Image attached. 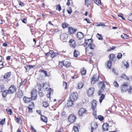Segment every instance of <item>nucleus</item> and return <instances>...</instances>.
<instances>
[{
    "instance_id": "nucleus-37",
    "label": "nucleus",
    "mask_w": 132,
    "mask_h": 132,
    "mask_svg": "<svg viewBox=\"0 0 132 132\" xmlns=\"http://www.w3.org/2000/svg\"><path fill=\"white\" fill-rule=\"evenodd\" d=\"M36 89L38 90V91H40L42 89V85L40 84H37L35 87Z\"/></svg>"
},
{
    "instance_id": "nucleus-24",
    "label": "nucleus",
    "mask_w": 132,
    "mask_h": 132,
    "mask_svg": "<svg viewBox=\"0 0 132 132\" xmlns=\"http://www.w3.org/2000/svg\"><path fill=\"white\" fill-rule=\"evenodd\" d=\"M74 102L73 101L69 98L66 104L67 106L68 107L72 106L73 105Z\"/></svg>"
},
{
    "instance_id": "nucleus-20",
    "label": "nucleus",
    "mask_w": 132,
    "mask_h": 132,
    "mask_svg": "<svg viewBox=\"0 0 132 132\" xmlns=\"http://www.w3.org/2000/svg\"><path fill=\"white\" fill-rule=\"evenodd\" d=\"M84 36V34L81 32H78L77 34V37L78 39H82Z\"/></svg>"
},
{
    "instance_id": "nucleus-5",
    "label": "nucleus",
    "mask_w": 132,
    "mask_h": 132,
    "mask_svg": "<svg viewBox=\"0 0 132 132\" xmlns=\"http://www.w3.org/2000/svg\"><path fill=\"white\" fill-rule=\"evenodd\" d=\"M99 79V76L98 75L95 74L93 75L91 79V83L92 84H94L98 81Z\"/></svg>"
},
{
    "instance_id": "nucleus-50",
    "label": "nucleus",
    "mask_w": 132,
    "mask_h": 132,
    "mask_svg": "<svg viewBox=\"0 0 132 132\" xmlns=\"http://www.w3.org/2000/svg\"><path fill=\"white\" fill-rule=\"evenodd\" d=\"M56 10L60 11L62 10L60 4H59L56 6Z\"/></svg>"
},
{
    "instance_id": "nucleus-46",
    "label": "nucleus",
    "mask_w": 132,
    "mask_h": 132,
    "mask_svg": "<svg viewBox=\"0 0 132 132\" xmlns=\"http://www.w3.org/2000/svg\"><path fill=\"white\" fill-rule=\"evenodd\" d=\"M96 26L97 27H100V26H102L103 27H106V26L103 23H101V22L99 23H97L96 24Z\"/></svg>"
},
{
    "instance_id": "nucleus-55",
    "label": "nucleus",
    "mask_w": 132,
    "mask_h": 132,
    "mask_svg": "<svg viewBox=\"0 0 132 132\" xmlns=\"http://www.w3.org/2000/svg\"><path fill=\"white\" fill-rule=\"evenodd\" d=\"M28 111L29 113H31L33 112L32 110L34 108L30 107H27Z\"/></svg>"
},
{
    "instance_id": "nucleus-10",
    "label": "nucleus",
    "mask_w": 132,
    "mask_h": 132,
    "mask_svg": "<svg viewBox=\"0 0 132 132\" xmlns=\"http://www.w3.org/2000/svg\"><path fill=\"white\" fill-rule=\"evenodd\" d=\"M69 44L70 46L73 48H75L76 46L75 40L73 39H71L69 42Z\"/></svg>"
},
{
    "instance_id": "nucleus-35",
    "label": "nucleus",
    "mask_w": 132,
    "mask_h": 132,
    "mask_svg": "<svg viewBox=\"0 0 132 132\" xmlns=\"http://www.w3.org/2000/svg\"><path fill=\"white\" fill-rule=\"evenodd\" d=\"M39 72L40 73H43L44 75V77H48V76L47 74V71L43 70H40L39 71Z\"/></svg>"
},
{
    "instance_id": "nucleus-44",
    "label": "nucleus",
    "mask_w": 132,
    "mask_h": 132,
    "mask_svg": "<svg viewBox=\"0 0 132 132\" xmlns=\"http://www.w3.org/2000/svg\"><path fill=\"white\" fill-rule=\"evenodd\" d=\"M58 67L60 68H62L64 66V62L63 61H59L58 64Z\"/></svg>"
},
{
    "instance_id": "nucleus-51",
    "label": "nucleus",
    "mask_w": 132,
    "mask_h": 132,
    "mask_svg": "<svg viewBox=\"0 0 132 132\" xmlns=\"http://www.w3.org/2000/svg\"><path fill=\"white\" fill-rule=\"evenodd\" d=\"M43 106L45 107H47L49 106V104L47 102L45 101L43 103Z\"/></svg>"
},
{
    "instance_id": "nucleus-54",
    "label": "nucleus",
    "mask_w": 132,
    "mask_h": 132,
    "mask_svg": "<svg viewBox=\"0 0 132 132\" xmlns=\"http://www.w3.org/2000/svg\"><path fill=\"white\" fill-rule=\"evenodd\" d=\"M27 107H30L31 108H34L35 105L33 102H31Z\"/></svg>"
},
{
    "instance_id": "nucleus-29",
    "label": "nucleus",
    "mask_w": 132,
    "mask_h": 132,
    "mask_svg": "<svg viewBox=\"0 0 132 132\" xmlns=\"http://www.w3.org/2000/svg\"><path fill=\"white\" fill-rule=\"evenodd\" d=\"M92 1L91 0H85V4L86 5L87 7H88L91 5Z\"/></svg>"
},
{
    "instance_id": "nucleus-45",
    "label": "nucleus",
    "mask_w": 132,
    "mask_h": 132,
    "mask_svg": "<svg viewBox=\"0 0 132 132\" xmlns=\"http://www.w3.org/2000/svg\"><path fill=\"white\" fill-rule=\"evenodd\" d=\"M94 2L98 6H100V5H101L102 4L100 0H93Z\"/></svg>"
},
{
    "instance_id": "nucleus-60",
    "label": "nucleus",
    "mask_w": 132,
    "mask_h": 132,
    "mask_svg": "<svg viewBox=\"0 0 132 132\" xmlns=\"http://www.w3.org/2000/svg\"><path fill=\"white\" fill-rule=\"evenodd\" d=\"M67 82L64 81L63 82V87L65 89H67Z\"/></svg>"
},
{
    "instance_id": "nucleus-57",
    "label": "nucleus",
    "mask_w": 132,
    "mask_h": 132,
    "mask_svg": "<svg viewBox=\"0 0 132 132\" xmlns=\"http://www.w3.org/2000/svg\"><path fill=\"white\" fill-rule=\"evenodd\" d=\"M114 86L116 87H118L119 86V84L116 81H115L113 83Z\"/></svg>"
},
{
    "instance_id": "nucleus-31",
    "label": "nucleus",
    "mask_w": 132,
    "mask_h": 132,
    "mask_svg": "<svg viewBox=\"0 0 132 132\" xmlns=\"http://www.w3.org/2000/svg\"><path fill=\"white\" fill-rule=\"evenodd\" d=\"M109 59L111 61H114L116 59V58L114 54L113 53L110 54Z\"/></svg>"
},
{
    "instance_id": "nucleus-13",
    "label": "nucleus",
    "mask_w": 132,
    "mask_h": 132,
    "mask_svg": "<svg viewBox=\"0 0 132 132\" xmlns=\"http://www.w3.org/2000/svg\"><path fill=\"white\" fill-rule=\"evenodd\" d=\"M93 50L88 49L86 48V53L87 55L90 57H92L93 55Z\"/></svg>"
},
{
    "instance_id": "nucleus-52",
    "label": "nucleus",
    "mask_w": 132,
    "mask_h": 132,
    "mask_svg": "<svg viewBox=\"0 0 132 132\" xmlns=\"http://www.w3.org/2000/svg\"><path fill=\"white\" fill-rule=\"evenodd\" d=\"M4 89L5 86L4 85L2 84L0 85V91L1 92H2Z\"/></svg>"
},
{
    "instance_id": "nucleus-11",
    "label": "nucleus",
    "mask_w": 132,
    "mask_h": 132,
    "mask_svg": "<svg viewBox=\"0 0 132 132\" xmlns=\"http://www.w3.org/2000/svg\"><path fill=\"white\" fill-rule=\"evenodd\" d=\"M98 127V124L97 122H93L92 123L91 126V132H95Z\"/></svg>"
},
{
    "instance_id": "nucleus-23",
    "label": "nucleus",
    "mask_w": 132,
    "mask_h": 132,
    "mask_svg": "<svg viewBox=\"0 0 132 132\" xmlns=\"http://www.w3.org/2000/svg\"><path fill=\"white\" fill-rule=\"evenodd\" d=\"M49 53L51 54V57L52 58L55 57L59 54L57 53H54L53 51L51 50L50 51Z\"/></svg>"
},
{
    "instance_id": "nucleus-39",
    "label": "nucleus",
    "mask_w": 132,
    "mask_h": 132,
    "mask_svg": "<svg viewBox=\"0 0 132 132\" xmlns=\"http://www.w3.org/2000/svg\"><path fill=\"white\" fill-rule=\"evenodd\" d=\"M122 64L126 68H127L129 66V64L127 61H125L122 62Z\"/></svg>"
},
{
    "instance_id": "nucleus-21",
    "label": "nucleus",
    "mask_w": 132,
    "mask_h": 132,
    "mask_svg": "<svg viewBox=\"0 0 132 132\" xmlns=\"http://www.w3.org/2000/svg\"><path fill=\"white\" fill-rule=\"evenodd\" d=\"M98 84L100 88L102 90H104L105 88V85L103 81H99Z\"/></svg>"
},
{
    "instance_id": "nucleus-61",
    "label": "nucleus",
    "mask_w": 132,
    "mask_h": 132,
    "mask_svg": "<svg viewBox=\"0 0 132 132\" xmlns=\"http://www.w3.org/2000/svg\"><path fill=\"white\" fill-rule=\"evenodd\" d=\"M5 118L2 120L1 121H0V125H3L5 123Z\"/></svg>"
},
{
    "instance_id": "nucleus-8",
    "label": "nucleus",
    "mask_w": 132,
    "mask_h": 132,
    "mask_svg": "<svg viewBox=\"0 0 132 132\" xmlns=\"http://www.w3.org/2000/svg\"><path fill=\"white\" fill-rule=\"evenodd\" d=\"M78 113L79 116L83 117L84 114H87V111L86 109L81 108L79 110Z\"/></svg>"
},
{
    "instance_id": "nucleus-38",
    "label": "nucleus",
    "mask_w": 132,
    "mask_h": 132,
    "mask_svg": "<svg viewBox=\"0 0 132 132\" xmlns=\"http://www.w3.org/2000/svg\"><path fill=\"white\" fill-rule=\"evenodd\" d=\"M35 67L34 65H27L24 67V68L26 69V70L27 71H29V70L31 69L32 68H33Z\"/></svg>"
},
{
    "instance_id": "nucleus-19",
    "label": "nucleus",
    "mask_w": 132,
    "mask_h": 132,
    "mask_svg": "<svg viewBox=\"0 0 132 132\" xmlns=\"http://www.w3.org/2000/svg\"><path fill=\"white\" fill-rule=\"evenodd\" d=\"M97 102L95 100H93L91 102V107L92 109L95 110L96 109L97 106Z\"/></svg>"
},
{
    "instance_id": "nucleus-15",
    "label": "nucleus",
    "mask_w": 132,
    "mask_h": 132,
    "mask_svg": "<svg viewBox=\"0 0 132 132\" xmlns=\"http://www.w3.org/2000/svg\"><path fill=\"white\" fill-rule=\"evenodd\" d=\"M77 30L76 28L74 29L71 27H69L68 28V32L70 34H74Z\"/></svg>"
},
{
    "instance_id": "nucleus-47",
    "label": "nucleus",
    "mask_w": 132,
    "mask_h": 132,
    "mask_svg": "<svg viewBox=\"0 0 132 132\" xmlns=\"http://www.w3.org/2000/svg\"><path fill=\"white\" fill-rule=\"evenodd\" d=\"M84 86L83 83L82 82H79L78 84V89H80L82 88Z\"/></svg>"
},
{
    "instance_id": "nucleus-6",
    "label": "nucleus",
    "mask_w": 132,
    "mask_h": 132,
    "mask_svg": "<svg viewBox=\"0 0 132 132\" xmlns=\"http://www.w3.org/2000/svg\"><path fill=\"white\" fill-rule=\"evenodd\" d=\"M76 119V116L73 114H71L69 116L68 118V122L70 124H71L74 122Z\"/></svg>"
},
{
    "instance_id": "nucleus-26",
    "label": "nucleus",
    "mask_w": 132,
    "mask_h": 132,
    "mask_svg": "<svg viewBox=\"0 0 132 132\" xmlns=\"http://www.w3.org/2000/svg\"><path fill=\"white\" fill-rule=\"evenodd\" d=\"M73 54L74 57H77L79 56L80 54L79 52L77 50L75 49L73 52Z\"/></svg>"
},
{
    "instance_id": "nucleus-64",
    "label": "nucleus",
    "mask_w": 132,
    "mask_h": 132,
    "mask_svg": "<svg viewBox=\"0 0 132 132\" xmlns=\"http://www.w3.org/2000/svg\"><path fill=\"white\" fill-rule=\"evenodd\" d=\"M128 19L129 20L132 22V13L129 16Z\"/></svg>"
},
{
    "instance_id": "nucleus-28",
    "label": "nucleus",
    "mask_w": 132,
    "mask_h": 132,
    "mask_svg": "<svg viewBox=\"0 0 132 132\" xmlns=\"http://www.w3.org/2000/svg\"><path fill=\"white\" fill-rule=\"evenodd\" d=\"M80 128V126L79 124L77 125V126H73V130L74 132H79V129Z\"/></svg>"
},
{
    "instance_id": "nucleus-4",
    "label": "nucleus",
    "mask_w": 132,
    "mask_h": 132,
    "mask_svg": "<svg viewBox=\"0 0 132 132\" xmlns=\"http://www.w3.org/2000/svg\"><path fill=\"white\" fill-rule=\"evenodd\" d=\"M95 88L93 87H91L86 90V93L88 96L90 97L92 96L94 94L95 92Z\"/></svg>"
},
{
    "instance_id": "nucleus-59",
    "label": "nucleus",
    "mask_w": 132,
    "mask_h": 132,
    "mask_svg": "<svg viewBox=\"0 0 132 132\" xmlns=\"http://www.w3.org/2000/svg\"><path fill=\"white\" fill-rule=\"evenodd\" d=\"M18 3L19 5L21 6V7H23L24 6L25 4L24 3L20 1H19L18 2Z\"/></svg>"
},
{
    "instance_id": "nucleus-1",
    "label": "nucleus",
    "mask_w": 132,
    "mask_h": 132,
    "mask_svg": "<svg viewBox=\"0 0 132 132\" xmlns=\"http://www.w3.org/2000/svg\"><path fill=\"white\" fill-rule=\"evenodd\" d=\"M130 83L128 82H124L122 83L120 87L121 92L123 93L126 91H129Z\"/></svg>"
},
{
    "instance_id": "nucleus-14",
    "label": "nucleus",
    "mask_w": 132,
    "mask_h": 132,
    "mask_svg": "<svg viewBox=\"0 0 132 132\" xmlns=\"http://www.w3.org/2000/svg\"><path fill=\"white\" fill-rule=\"evenodd\" d=\"M68 36L66 33H64L62 34L60 37L61 39L64 42H66L67 40Z\"/></svg>"
},
{
    "instance_id": "nucleus-63",
    "label": "nucleus",
    "mask_w": 132,
    "mask_h": 132,
    "mask_svg": "<svg viewBox=\"0 0 132 132\" xmlns=\"http://www.w3.org/2000/svg\"><path fill=\"white\" fill-rule=\"evenodd\" d=\"M104 91V90H102L100 89L98 91V95H101V94Z\"/></svg>"
},
{
    "instance_id": "nucleus-18",
    "label": "nucleus",
    "mask_w": 132,
    "mask_h": 132,
    "mask_svg": "<svg viewBox=\"0 0 132 132\" xmlns=\"http://www.w3.org/2000/svg\"><path fill=\"white\" fill-rule=\"evenodd\" d=\"M32 99L31 98L28 97L24 96L23 98V100L24 102L25 103L28 104L32 100Z\"/></svg>"
},
{
    "instance_id": "nucleus-3",
    "label": "nucleus",
    "mask_w": 132,
    "mask_h": 132,
    "mask_svg": "<svg viewBox=\"0 0 132 132\" xmlns=\"http://www.w3.org/2000/svg\"><path fill=\"white\" fill-rule=\"evenodd\" d=\"M78 95L76 92H72L70 93L69 99L74 102L76 101L78 98Z\"/></svg>"
},
{
    "instance_id": "nucleus-25",
    "label": "nucleus",
    "mask_w": 132,
    "mask_h": 132,
    "mask_svg": "<svg viewBox=\"0 0 132 132\" xmlns=\"http://www.w3.org/2000/svg\"><path fill=\"white\" fill-rule=\"evenodd\" d=\"M109 127L108 124L107 123H104L103 125L102 129L104 131H108Z\"/></svg>"
},
{
    "instance_id": "nucleus-34",
    "label": "nucleus",
    "mask_w": 132,
    "mask_h": 132,
    "mask_svg": "<svg viewBox=\"0 0 132 132\" xmlns=\"http://www.w3.org/2000/svg\"><path fill=\"white\" fill-rule=\"evenodd\" d=\"M14 118L15 119V120L17 123H18L20 124H21L22 123V120L20 118H17L16 116H15Z\"/></svg>"
},
{
    "instance_id": "nucleus-56",
    "label": "nucleus",
    "mask_w": 132,
    "mask_h": 132,
    "mask_svg": "<svg viewBox=\"0 0 132 132\" xmlns=\"http://www.w3.org/2000/svg\"><path fill=\"white\" fill-rule=\"evenodd\" d=\"M93 114L95 118H96V117H97L96 114V109H95V110L93 109Z\"/></svg>"
},
{
    "instance_id": "nucleus-62",
    "label": "nucleus",
    "mask_w": 132,
    "mask_h": 132,
    "mask_svg": "<svg viewBox=\"0 0 132 132\" xmlns=\"http://www.w3.org/2000/svg\"><path fill=\"white\" fill-rule=\"evenodd\" d=\"M122 55L121 53H118L117 57L119 59H120L122 57Z\"/></svg>"
},
{
    "instance_id": "nucleus-30",
    "label": "nucleus",
    "mask_w": 132,
    "mask_h": 132,
    "mask_svg": "<svg viewBox=\"0 0 132 132\" xmlns=\"http://www.w3.org/2000/svg\"><path fill=\"white\" fill-rule=\"evenodd\" d=\"M86 48L93 50L95 49L96 48V46L94 44H93V43L90 45H89L87 46Z\"/></svg>"
},
{
    "instance_id": "nucleus-42",
    "label": "nucleus",
    "mask_w": 132,
    "mask_h": 132,
    "mask_svg": "<svg viewBox=\"0 0 132 132\" xmlns=\"http://www.w3.org/2000/svg\"><path fill=\"white\" fill-rule=\"evenodd\" d=\"M95 119H98L100 121H102L104 120V118L102 116L99 115L97 117H96Z\"/></svg>"
},
{
    "instance_id": "nucleus-36",
    "label": "nucleus",
    "mask_w": 132,
    "mask_h": 132,
    "mask_svg": "<svg viewBox=\"0 0 132 132\" xmlns=\"http://www.w3.org/2000/svg\"><path fill=\"white\" fill-rule=\"evenodd\" d=\"M80 73L81 75L82 76L85 75L86 73V70L85 69L84 67L82 68L81 70Z\"/></svg>"
},
{
    "instance_id": "nucleus-49",
    "label": "nucleus",
    "mask_w": 132,
    "mask_h": 132,
    "mask_svg": "<svg viewBox=\"0 0 132 132\" xmlns=\"http://www.w3.org/2000/svg\"><path fill=\"white\" fill-rule=\"evenodd\" d=\"M96 36L99 40H103V37L102 35L100 34L97 33V34Z\"/></svg>"
},
{
    "instance_id": "nucleus-41",
    "label": "nucleus",
    "mask_w": 132,
    "mask_h": 132,
    "mask_svg": "<svg viewBox=\"0 0 132 132\" xmlns=\"http://www.w3.org/2000/svg\"><path fill=\"white\" fill-rule=\"evenodd\" d=\"M6 111L9 115H11L13 113V112L11 109L7 108L6 109Z\"/></svg>"
},
{
    "instance_id": "nucleus-7",
    "label": "nucleus",
    "mask_w": 132,
    "mask_h": 132,
    "mask_svg": "<svg viewBox=\"0 0 132 132\" xmlns=\"http://www.w3.org/2000/svg\"><path fill=\"white\" fill-rule=\"evenodd\" d=\"M37 89H33L31 92V98L33 100L36 99L37 96Z\"/></svg>"
},
{
    "instance_id": "nucleus-58",
    "label": "nucleus",
    "mask_w": 132,
    "mask_h": 132,
    "mask_svg": "<svg viewBox=\"0 0 132 132\" xmlns=\"http://www.w3.org/2000/svg\"><path fill=\"white\" fill-rule=\"evenodd\" d=\"M116 48V46H112V47H110L107 50L108 52H109L111 50H114Z\"/></svg>"
},
{
    "instance_id": "nucleus-33",
    "label": "nucleus",
    "mask_w": 132,
    "mask_h": 132,
    "mask_svg": "<svg viewBox=\"0 0 132 132\" xmlns=\"http://www.w3.org/2000/svg\"><path fill=\"white\" fill-rule=\"evenodd\" d=\"M120 77L121 78L127 80H129L130 79L128 76H127L124 74H122L120 76Z\"/></svg>"
},
{
    "instance_id": "nucleus-43",
    "label": "nucleus",
    "mask_w": 132,
    "mask_h": 132,
    "mask_svg": "<svg viewBox=\"0 0 132 132\" xmlns=\"http://www.w3.org/2000/svg\"><path fill=\"white\" fill-rule=\"evenodd\" d=\"M69 26V25L67 23L64 22L62 23V27L63 29L68 28Z\"/></svg>"
},
{
    "instance_id": "nucleus-32",
    "label": "nucleus",
    "mask_w": 132,
    "mask_h": 132,
    "mask_svg": "<svg viewBox=\"0 0 132 132\" xmlns=\"http://www.w3.org/2000/svg\"><path fill=\"white\" fill-rule=\"evenodd\" d=\"M2 94V96L4 98L8 94L9 92L8 90H5L4 91H3Z\"/></svg>"
},
{
    "instance_id": "nucleus-22",
    "label": "nucleus",
    "mask_w": 132,
    "mask_h": 132,
    "mask_svg": "<svg viewBox=\"0 0 132 132\" xmlns=\"http://www.w3.org/2000/svg\"><path fill=\"white\" fill-rule=\"evenodd\" d=\"M112 62L111 60H109L105 63L106 67L108 69H110L111 67Z\"/></svg>"
},
{
    "instance_id": "nucleus-2",
    "label": "nucleus",
    "mask_w": 132,
    "mask_h": 132,
    "mask_svg": "<svg viewBox=\"0 0 132 132\" xmlns=\"http://www.w3.org/2000/svg\"><path fill=\"white\" fill-rule=\"evenodd\" d=\"M11 75V73L10 72L6 73L3 76L1 77L2 81H5L7 82H8L11 80L10 77Z\"/></svg>"
},
{
    "instance_id": "nucleus-40",
    "label": "nucleus",
    "mask_w": 132,
    "mask_h": 132,
    "mask_svg": "<svg viewBox=\"0 0 132 132\" xmlns=\"http://www.w3.org/2000/svg\"><path fill=\"white\" fill-rule=\"evenodd\" d=\"M121 37L125 39H128L129 38V36L128 35L124 33H123L121 35Z\"/></svg>"
},
{
    "instance_id": "nucleus-27",
    "label": "nucleus",
    "mask_w": 132,
    "mask_h": 132,
    "mask_svg": "<svg viewBox=\"0 0 132 132\" xmlns=\"http://www.w3.org/2000/svg\"><path fill=\"white\" fill-rule=\"evenodd\" d=\"M40 120L43 122L46 123L47 122V118L45 116L43 115H41L40 116Z\"/></svg>"
},
{
    "instance_id": "nucleus-53",
    "label": "nucleus",
    "mask_w": 132,
    "mask_h": 132,
    "mask_svg": "<svg viewBox=\"0 0 132 132\" xmlns=\"http://www.w3.org/2000/svg\"><path fill=\"white\" fill-rule=\"evenodd\" d=\"M26 79H25L23 81H22L20 83V86L19 87H20L21 86L23 85H25L26 84Z\"/></svg>"
},
{
    "instance_id": "nucleus-48",
    "label": "nucleus",
    "mask_w": 132,
    "mask_h": 132,
    "mask_svg": "<svg viewBox=\"0 0 132 132\" xmlns=\"http://www.w3.org/2000/svg\"><path fill=\"white\" fill-rule=\"evenodd\" d=\"M105 97V95L103 94H102L100 96L99 99V101L100 103H101L102 102V101L104 98Z\"/></svg>"
},
{
    "instance_id": "nucleus-16",
    "label": "nucleus",
    "mask_w": 132,
    "mask_h": 132,
    "mask_svg": "<svg viewBox=\"0 0 132 132\" xmlns=\"http://www.w3.org/2000/svg\"><path fill=\"white\" fill-rule=\"evenodd\" d=\"M93 42V41L92 39H85L84 43L86 46H87L92 44Z\"/></svg>"
},
{
    "instance_id": "nucleus-9",
    "label": "nucleus",
    "mask_w": 132,
    "mask_h": 132,
    "mask_svg": "<svg viewBox=\"0 0 132 132\" xmlns=\"http://www.w3.org/2000/svg\"><path fill=\"white\" fill-rule=\"evenodd\" d=\"M17 90V88L14 85H12L10 86L8 89L10 94H12L15 92Z\"/></svg>"
},
{
    "instance_id": "nucleus-17",
    "label": "nucleus",
    "mask_w": 132,
    "mask_h": 132,
    "mask_svg": "<svg viewBox=\"0 0 132 132\" xmlns=\"http://www.w3.org/2000/svg\"><path fill=\"white\" fill-rule=\"evenodd\" d=\"M24 95L22 91L19 89L16 94V95L18 98H21Z\"/></svg>"
},
{
    "instance_id": "nucleus-12",
    "label": "nucleus",
    "mask_w": 132,
    "mask_h": 132,
    "mask_svg": "<svg viewBox=\"0 0 132 132\" xmlns=\"http://www.w3.org/2000/svg\"><path fill=\"white\" fill-rule=\"evenodd\" d=\"M64 66L66 68H69L71 66V63L69 59H67L63 61Z\"/></svg>"
}]
</instances>
